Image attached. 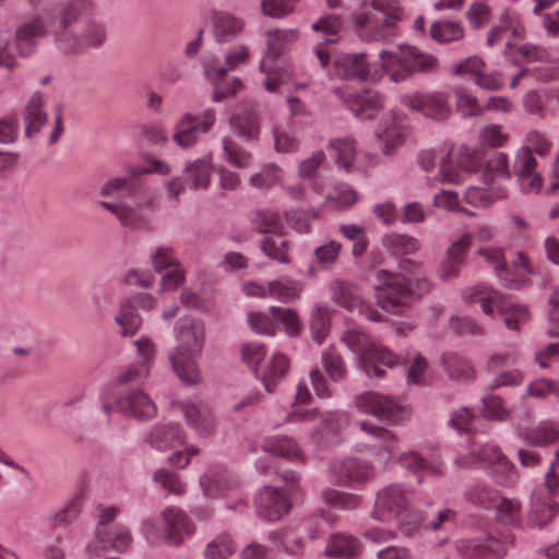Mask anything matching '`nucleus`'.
Here are the masks:
<instances>
[{
  "instance_id": "nucleus-1",
  "label": "nucleus",
  "mask_w": 559,
  "mask_h": 559,
  "mask_svg": "<svg viewBox=\"0 0 559 559\" xmlns=\"http://www.w3.org/2000/svg\"><path fill=\"white\" fill-rule=\"evenodd\" d=\"M94 14V0H66L46 8L40 15L16 27L14 46L21 56L27 57L35 51L39 38L51 34L57 50L64 56L97 49L105 44L107 31Z\"/></svg>"
},
{
  "instance_id": "nucleus-2",
  "label": "nucleus",
  "mask_w": 559,
  "mask_h": 559,
  "mask_svg": "<svg viewBox=\"0 0 559 559\" xmlns=\"http://www.w3.org/2000/svg\"><path fill=\"white\" fill-rule=\"evenodd\" d=\"M414 492L403 484H391L376 496L371 518L381 523H394L405 535H411L420 524V516L413 510Z\"/></svg>"
},
{
  "instance_id": "nucleus-3",
  "label": "nucleus",
  "mask_w": 559,
  "mask_h": 559,
  "mask_svg": "<svg viewBox=\"0 0 559 559\" xmlns=\"http://www.w3.org/2000/svg\"><path fill=\"white\" fill-rule=\"evenodd\" d=\"M402 12L399 0H371L355 14L354 24L364 40H388L394 36Z\"/></svg>"
},
{
  "instance_id": "nucleus-4",
  "label": "nucleus",
  "mask_w": 559,
  "mask_h": 559,
  "mask_svg": "<svg viewBox=\"0 0 559 559\" xmlns=\"http://www.w3.org/2000/svg\"><path fill=\"white\" fill-rule=\"evenodd\" d=\"M379 284L376 286L378 305L390 312L396 313L429 290L427 278L407 280L402 274H392L381 270L378 272Z\"/></svg>"
},
{
  "instance_id": "nucleus-5",
  "label": "nucleus",
  "mask_w": 559,
  "mask_h": 559,
  "mask_svg": "<svg viewBox=\"0 0 559 559\" xmlns=\"http://www.w3.org/2000/svg\"><path fill=\"white\" fill-rule=\"evenodd\" d=\"M297 37L295 29H274L267 33V51L260 62V70L265 74L263 86L267 92L277 91L282 84L290 80L292 64L282 50Z\"/></svg>"
},
{
  "instance_id": "nucleus-6",
  "label": "nucleus",
  "mask_w": 559,
  "mask_h": 559,
  "mask_svg": "<svg viewBox=\"0 0 559 559\" xmlns=\"http://www.w3.org/2000/svg\"><path fill=\"white\" fill-rule=\"evenodd\" d=\"M379 59L382 70L394 82L403 81L415 73L433 71L439 64L436 56L408 45L397 46L393 50H382L379 52Z\"/></svg>"
},
{
  "instance_id": "nucleus-7",
  "label": "nucleus",
  "mask_w": 559,
  "mask_h": 559,
  "mask_svg": "<svg viewBox=\"0 0 559 559\" xmlns=\"http://www.w3.org/2000/svg\"><path fill=\"white\" fill-rule=\"evenodd\" d=\"M345 345L358 355L361 369L368 377L382 378L385 367L392 368L400 364L388 348L374 344L370 336L358 329H348L342 337Z\"/></svg>"
},
{
  "instance_id": "nucleus-8",
  "label": "nucleus",
  "mask_w": 559,
  "mask_h": 559,
  "mask_svg": "<svg viewBox=\"0 0 559 559\" xmlns=\"http://www.w3.org/2000/svg\"><path fill=\"white\" fill-rule=\"evenodd\" d=\"M463 299L471 304L478 302L483 312L487 316H492L497 308L509 330L519 331L530 320V313L525 306L508 304L498 290L485 286H474L465 289Z\"/></svg>"
},
{
  "instance_id": "nucleus-9",
  "label": "nucleus",
  "mask_w": 559,
  "mask_h": 559,
  "mask_svg": "<svg viewBox=\"0 0 559 559\" xmlns=\"http://www.w3.org/2000/svg\"><path fill=\"white\" fill-rule=\"evenodd\" d=\"M248 59L249 50L246 46H239L230 50L223 66H219L214 57L203 59L204 75L214 85L213 102H221L228 96H234L241 88L242 84L238 79L235 78L227 84H223V79L228 72L236 70L238 66L246 63Z\"/></svg>"
},
{
  "instance_id": "nucleus-10",
  "label": "nucleus",
  "mask_w": 559,
  "mask_h": 559,
  "mask_svg": "<svg viewBox=\"0 0 559 559\" xmlns=\"http://www.w3.org/2000/svg\"><path fill=\"white\" fill-rule=\"evenodd\" d=\"M162 521L165 524L163 530L157 519L147 520L144 523L143 532L148 542L155 543L164 537L167 544L179 546L186 536H190L194 532L191 520L179 509H165L162 512Z\"/></svg>"
},
{
  "instance_id": "nucleus-11",
  "label": "nucleus",
  "mask_w": 559,
  "mask_h": 559,
  "mask_svg": "<svg viewBox=\"0 0 559 559\" xmlns=\"http://www.w3.org/2000/svg\"><path fill=\"white\" fill-rule=\"evenodd\" d=\"M477 253L492 265L499 283L507 288H520L525 281V276L534 272L528 258L523 252H518L512 262V269L506 264L501 248L484 247L478 249Z\"/></svg>"
},
{
  "instance_id": "nucleus-12",
  "label": "nucleus",
  "mask_w": 559,
  "mask_h": 559,
  "mask_svg": "<svg viewBox=\"0 0 559 559\" xmlns=\"http://www.w3.org/2000/svg\"><path fill=\"white\" fill-rule=\"evenodd\" d=\"M103 411L109 416L116 411L123 416L135 418L140 421L153 419L157 415V406L142 389L119 390L112 402L106 401Z\"/></svg>"
},
{
  "instance_id": "nucleus-13",
  "label": "nucleus",
  "mask_w": 559,
  "mask_h": 559,
  "mask_svg": "<svg viewBox=\"0 0 559 559\" xmlns=\"http://www.w3.org/2000/svg\"><path fill=\"white\" fill-rule=\"evenodd\" d=\"M476 462L490 467L496 481L502 486H509L516 480L514 466L493 443L481 444L477 452H472L471 457L460 456L455 461L459 467H468Z\"/></svg>"
},
{
  "instance_id": "nucleus-14",
  "label": "nucleus",
  "mask_w": 559,
  "mask_h": 559,
  "mask_svg": "<svg viewBox=\"0 0 559 559\" xmlns=\"http://www.w3.org/2000/svg\"><path fill=\"white\" fill-rule=\"evenodd\" d=\"M97 204L110 212L123 228L132 231L151 230L152 222L144 210L155 211L158 206V200L156 197H150L143 203L136 204L121 200L117 202L98 201Z\"/></svg>"
},
{
  "instance_id": "nucleus-15",
  "label": "nucleus",
  "mask_w": 559,
  "mask_h": 559,
  "mask_svg": "<svg viewBox=\"0 0 559 559\" xmlns=\"http://www.w3.org/2000/svg\"><path fill=\"white\" fill-rule=\"evenodd\" d=\"M359 412L372 415L390 424H400L408 417V412L390 395L365 392L356 397Z\"/></svg>"
},
{
  "instance_id": "nucleus-16",
  "label": "nucleus",
  "mask_w": 559,
  "mask_h": 559,
  "mask_svg": "<svg viewBox=\"0 0 559 559\" xmlns=\"http://www.w3.org/2000/svg\"><path fill=\"white\" fill-rule=\"evenodd\" d=\"M344 415L336 412L319 413L317 409L295 408L287 417L286 421L313 423L311 427V438L314 441H328L334 437L341 427Z\"/></svg>"
},
{
  "instance_id": "nucleus-17",
  "label": "nucleus",
  "mask_w": 559,
  "mask_h": 559,
  "mask_svg": "<svg viewBox=\"0 0 559 559\" xmlns=\"http://www.w3.org/2000/svg\"><path fill=\"white\" fill-rule=\"evenodd\" d=\"M242 292L251 297L273 298L283 304H292L300 298L302 284L290 277H281L267 283H245Z\"/></svg>"
},
{
  "instance_id": "nucleus-18",
  "label": "nucleus",
  "mask_w": 559,
  "mask_h": 559,
  "mask_svg": "<svg viewBox=\"0 0 559 559\" xmlns=\"http://www.w3.org/2000/svg\"><path fill=\"white\" fill-rule=\"evenodd\" d=\"M215 121L216 112L212 108L205 109L200 115L186 112L176 123L173 139L178 146L189 148L197 143L201 133L212 129Z\"/></svg>"
},
{
  "instance_id": "nucleus-19",
  "label": "nucleus",
  "mask_w": 559,
  "mask_h": 559,
  "mask_svg": "<svg viewBox=\"0 0 559 559\" xmlns=\"http://www.w3.org/2000/svg\"><path fill=\"white\" fill-rule=\"evenodd\" d=\"M408 130V119L402 114L389 111L379 121L374 135L384 155H392L405 142Z\"/></svg>"
},
{
  "instance_id": "nucleus-20",
  "label": "nucleus",
  "mask_w": 559,
  "mask_h": 559,
  "mask_svg": "<svg viewBox=\"0 0 559 559\" xmlns=\"http://www.w3.org/2000/svg\"><path fill=\"white\" fill-rule=\"evenodd\" d=\"M330 289L333 301L338 306L350 312L356 311L370 321L382 320V314L365 302L359 289L354 284L336 280L331 283Z\"/></svg>"
},
{
  "instance_id": "nucleus-21",
  "label": "nucleus",
  "mask_w": 559,
  "mask_h": 559,
  "mask_svg": "<svg viewBox=\"0 0 559 559\" xmlns=\"http://www.w3.org/2000/svg\"><path fill=\"white\" fill-rule=\"evenodd\" d=\"M132 542V536L128 527L116 525L107 532L95 530L94 538L85 547V554L90 559L98 558L108 550L123 552Z\"/></svg>"
},
{
  "instance_id": "nucleus-22",
  "label": "nucleus",
  "mask_w": 559,
  "mask_h": 559,
  "mask_svg": "<svg viewBox=\"0 0 559 559\" xmlns=\"http://www.w3.org/2000/svg\"><path fill=\"white\" fill-rule=\"evenodd\" d=\"M402 104L408 109L420 112L425 117L435 120H444L451 112L448 98L443 93H416L405 95L402 98Z\"/></svg>"
},
{
  "instance_id": "nucleus-23",
  "label": "nucleus",
  "mask_w": 559,
  "mask_h": 559,
  "mask_svg": "<svg viewBox=\"0 0 559 559\" xmlns=\"http://www.w3.org/2000/svg\"><path fill=\"white\" fill-rule=\"evenodd\" d=\"M518 52L527 63H539L532 69V73L537 80L549 82L559 79V59L552 57L546 48L533 44H524L518 48Z\"/></svg>"
},
{
  "instance_id": "nucleus-24",
  "label": "nucleus",
  "mask_w": 559,
  "mask_h": 559,
  "mask_svg": "<svg viewBox=\"0 0 559 559\" xmlns=\"http://www.w3.org/2000/svg\"><path fill=\"white\" fill-rule=\"evenodd\" d=\"M340 96L347 108L359 119H372L383 107V97L376 91L365 90L350 94L346 90L337 88Z\"/></svg>"
},
{
  "instance_id": "nucleus-25",
  "label": "nucleus",
  "mask_w": 559,
  "mask_h": 559,
  "mask_svg": "<svg viewBox=\"0 0 559 559\" xmlns=\"http://www.w3.org/2000/svg\"><path fill=\"white\" fill-rule=\"evenodd\" d=\"M513 544V537L507 535L503 540L488 537L480 539H462L456 543V549L463 559H481L492 556L495 558L503 557L508 547Z\"/></svg>"
},
{
  "instance_id": "nucleus-26",
  "label": "nucleus",
  "mask_w": 559,
  "mask_h": 559,
  "mask_svg": "<svg viewBox=\"0 0 559 559\" xmlns=\"http://www.w3.org/2000/svg\"><path fill=\"white\" fill-rule=\"evenodd\" d=\"M331 481L338 486L364 484L373 477V468L367 462L346 459L334 463L331 468Z\"/></svg>"
},
{
  "instance_id": "nucleus-27",
  "label": "nucleus",
  "mask_w": 559,
  "mask_h": 559,
  "mask_svg": "<svg viewBox=\"0 0 559 559\" xmlns=\"http://www.w3.org/2000/svg\"><path fill=\"white\" fill-rule=\"evenodd\" d=\"M537 160L530 146H521L514 155V173L525 193H538L542 188V177L536 171Z\"/></svg>"
},
{
  "instance_id": "nucleus-28",
  "label": "nucleus",
  "mask_w": 559,
  "mask_h": 559,
  "mask_svg": "<svg viewBox=\"0 0 559 559\" xmlns=\"http://www.w3.org/2000/svg\"><path fill=\"white\" fill-rule=\"evenodd\" d=\"M336 75L343 79L376 80L379 78L377 69L372 70L367 62L365 53H338L334 58Z\"/></svg>"
},
{
  "instance_id": "nucleus-29",
  "label": "nucleus",
  "mask_w": 559,
  "mask_h": 559,
  "mask_svg": "<svg viewBox=\"0 0 559 559\" xmlns=\"http://www.w3.org/2000/svg\"><path fill=\"white\" fill-rule=\"evenodd\" d=\"M200 355L185 347H174L168 354L173 371L186 384H198L201 381L198 365Z\"/></svg>"
},
{
  "instance_id": "nucleus-30",
  "label": "nucleus",
  "mask_w": 559,
  "mask_h": 559,
  "mask_svg": "<svg viewBox=\"0 0 559 559\" xmlns=\"http://www.w3.org/2000/svg\"><path fill=\"white\" fill-rule=\"evenodd\" d=\"M133 344L136 348L140 364L129 368L120 376L119 381L121 385L143 382L147 378L150 373V366L155 359L156 347L150 337H141L134 341Z\"/></svg>"
},
{
  "instance_id": "nucleus-31",
  "label": "nucleus",
  "mask_w": 559,
  "mask_h": 559,
  "mask_svg": "<svg viewBox=\"0 0 559 559\" xmlns=\"http://www.w3.org/2000/svg\"><path fill=\"white\" fill-rule=\"evenodd\" d=\"M255 509L261 518L275 521L288 513L290 501L278 489L265 487L255 497Z\"/></svg>"
},
{
  "instance_id": "nucleus-32",
  "label": "nucleus",
  "mask_w": 559,
  "mask_h": 559,
  "mask_svg": "<svg viewBox=\"0 0 559 559\" xmlns=\"http://www.w3.org/2000/svg\"><path fill=\"white\" fill-rule=\"evenodd\" d=\"M187 425L199 436H210L215 429V420L212 411L203 403L183 401L178 404Z\"/></svg>"
},
{
  "instance_id": "nucleus-33",
  "label": "nucleus",
  "mask_w": 559,
  "mask_h": 559,
  "mask_svg": "<svg viewBox=\"0 0 559 559\" xmlns=\"http://www.w3.org/2000/svg\"><path fill=\"white\" fill-rule=\"evenodd\" d=\"M360 428L373 438V443L370 445L373 454L381 462L391 461L400 448L396 435L386 428L378 427L367 421H361Z\"/></svg>"
},
{
  "instance_id": "nucleus-34",
  "label": "nucleus",
  "mask_w": 559,
  "mask_h": 559,
  "mask_svg": "<svg viewBox=\"0 0 559 559\" xmlns=\"http://www.w3.org/2000/svg\"><path fill=\"white\" fill-rule=\"evenodd\" d=\"M204 495L209 498L225 497L238 489V481L226 469L209 468L200 478Z\"/></svg>"
},
{
  "instance_id": "nucleus-35",
  "label": "nucleus",
  "mask_w": 559,
  "mask_h": 559,
  "mask_svg": "<svg viewBox=\"0 0 559 559\" xmlns=\"http://www.w3.org/2000/svg\"><path fill=\"white\" fill-rule=\"evenodd\" d=\"M472 243L471 235L464 234L447 250L445 258L441 262L439 275L443 281H449L459 275L465 263V254Z\"/></svg>"
},
{
  "instance_id": "nucleus-36",
  "label": "nucleus",
  "mask_w": 559,
  "mask_h": 559,
  "mask_svg": "<svg viewBox=\"0 0 559 559\" xmlns=\"http://www.w3.org/2000/svg\"><path fill=\"white\" fill-rule=\"evenodd\" d=\"M176 347H185L202 353L204 344V326L191 318H180L175 325Z\"/></svg>"
},
{
  "instance_id": "nucleus-37",
  "label": "nucleus",
  "mask_w": 559,
  "mask_h": 559,
  "mask_svg": "<svg viewBox=\"0 0 559 559\" xmlns=\"http://www.w3.org/2000/svg\"><path fill=\"white\" fill-rule=\"evenodd\" d=\"M45 96L40 92L33 93L28 98L23 111L25 135L27 138L37 135L41 128L46 126L48 114L45 110Z\"/></svg>"
},
{
  "instance_id": "nucleus-38",
  "label": "nucleus",
  "mask_w": 559,
  "mask_h": 559,
  "mask_svg": "<svg viewBox=\"0 0 559 559\" xmlns=\"http://www.w3.org/2000/svg\"><path fill=\"white\" fill-rule=\"evenodd\" d=\"M185 440V432L178 424H165L155 426L150 435V444L158 450L166 451L180 445Z\"/></svg>"
},
{
  "instance_id": "nucleus-39",
  "label": "nucleus",
  "mask_w": 559,
  "mask_h": 559,
  "mask_svg": "<svg viewBox=\"0 0 559 559\" xmlns=\"http://www.w3.org/2000/svg\"><path fill=\"white\" fill-rule=\"evenodd\" d=\"M519 436L530 447H545L559 441V423L543 421L535 427L522 429Z\"/></svg>"
},
{
  "instance_id": "nucleus-40",
  "label": "nucleus",
  "mask_w": 559,
  "mask_h": 559,
  "mask_svg": "<svg viewBox=\"0 0 559 559\" xmlns=\"http://www.w3.org/2000/svg\"><path fill=\"white\" fill-rule=\"evenodd\" d=\"M212 156L205 155L189 163L183 170L185 181L191 189H206L211 182Z\"/></svg>"
},
{
  "instance_id": "nucleus-41",
  "label": "nucleus",
  "mask_w": 559,
  "mask_h": 559,
  "mask_svg": "<svg viewBox=\"0 0 559 559\" xmlns=\"http://www.w3.org/2000/svg\"><path fill=\"white\" fill-rule=\"evenodd\" d=\"M264 452L292 461H302L304 453L296 441L287 436H274L266 438L262 444Z\"/></svg>"
},
{
  "instance_id": "nucleus-42",
  "label": "nucleus",
  "mask_w": 559,
  "mask_h": 559,
  "mask_svg": "<svg viewBox=\"0 0 559 559\" xmlns=\"http://www.w3.org/2000/svg\"><path fill=\"white\" fill-rule=\"evenodd\" d=\"M506 33H511L513 38L524 37V27L515 12L508 11L501 15L499 24L491 27L488 34L487 45L495 46Z\"/></svg>"
},
{
  "instance_id": "nucleus-43",
  "label": "nucleus",
  "mask_w": 559,
  "mask_h": 559,
  "mask_svg": "<svg viewBox=\"0 0 559 559\" xmlns=\"http://www.w3.org/2000/svg\"><path fill=\"white\" fill-rule=\"evenodd\" d=\"M325 159L326 156L323 151H316L298 164V176L302 180L307 179L310 181L311 190L316 194H321L323 192V180L316 177V173L323 166Z\"/></svg>"
},
{
  "instance_id": "nucleus-44",
  "label": "nucleus",
  "mask_w": 559,
  "mask_h": 559,
  "mask_svg": "<svg viewBox=\"0 0 559 559\" xmlns=\"http://www.w3.org/2000/svg\"><path fill=\"white\" fill-rule=\"evenodd\" d=\"M213 34L217 41L227 43L242 31V22L228 12H215L212 17Z\"/></svg>"
},
{
  "instance_id": "nucleus-45",
  "label": "nucleus",
  "mask_w": 559,
  "mask_h": 559,
  "mask_svg": "<svg viewBox=\"0 0 559 559\" xmlns=\"http://www.w3.org/2000/svg\"><path fill=\"white\" fill-rule=\"evenodd\" d=\"M559 512V504L549 497H540L535 493L532 499V508L528 522L533 526L542 527L548 524Z\"/></svg>"
},
{
  "instance_id": "nucleus-46",
  "label": "nucleus",
  "mask_w": 559,
  "mask_h": 559,
  "mask_svg": "<svg viewBox=\"0 0 559 559\" xmlns=\"http://www.w3.org/2000/svg\"><path fill=\"white\" fill-rule=\"evenodd\" d=\"M361 552V546L357 538L348 535H333L325 549V555L330 558L352 559Z\"/></svg>"
},
{
  "instance_id": "nucleus-47",
  "label": "nucleus",
  "mask_w": 559,
  "mask_h": 559,
  "mask_svg": "<svg viewBox=\"0 0 559 559\" xmlns=\"http://www.w3.org/2000/svg\"><path fill=\"white\" fill-rule=\"evenodd\" d=\"M115 321L121 328L122 336H133L142 324V318L130 299H124L119 304Z\"/></svg>"
},
{
  "instance_id": "nucleus-48",
  "label": "nucleus",
  "mask_w": 559,
  "mask_h": 559,
  "mask_svg": "<svg viewBox=\"0 0 559 559\" xmlns=\"http://www.w3.org/2000/svg\"><path fill=\"white\" fill-rule=\"evenodd\" d=\"M332 310L325 304H317L310 313L312 340L321 345L330 333Z\"/></svg>"
},
{
  "instance_id": "nucleus-49",
  "label": "nucleus",
  "mask_w": 559,
  "mask_h": 559,
  "mask_svg": "<svg viewBox=\"0 0 559 559\" xmlns=\"http://www.w3.org/2000/svg\"><path fill=\"white\" fill-rule=\"evenodd\" d=\"M229 124L239 136H243L247 140H257L259 138L260 124L258 116L251 109L233 115Z\"/></svg>"
},
{
  "instance_id": "nucleus-50",
  "label": "nucleus",
  "mask_w": 559,
  "mask_h": 559,
  "mask_svg": "<svg viewBox=\"0 0 559 559\" xmlns=\"http://www.w3.org/2000/svg\"><path fill=\"white\" fill-rule=\"evenodd\" d=\"M330 152L335 157L336 165L340 169L350 171L354 166L356 150L354 140L349 138H337L329 142Z\"/></svg>"
},
{
  "instance_id": "nucleus-51",
  "label": "nucleus",
  "mask_w": 559,
  "mask_h": 559,
  "mask_svg": "<svg viewBox=\"0 0 559 559\" xmlns=\"http://www.w3.org/2000/svg\"><path fill=\"white\" fill-rule=\"evenodd\" d=\"M288 360L282 354H275L269 361L266 369L262 372L261 379L267 392H273L278 382L285 377L288 370Z\"/></svg>"
},
{
  "instance_id": "nucleus-52",
  "label": "nucleus",
  "mask_w": 559,
  "mask_h": 559,
  "mask_svg": "<svg viewBox=\"0 0 559 559\" xmlns=\"http://www.w3.org/2000/svg\"><path fill=\"white\" fill-rule=\"evenodd\" d=\"M396 462L415 474L437 476L442 473L441 465H436L427 462L425 459L420 456L419 453L415 451H407L401 453L397 456Z\"/></svg>"
},
{
  "instance_id": "nucleus-53",
  "label": "nucleus",
  "mask_w": 559,
  "mask_h": 559,
  "mask_svg": "<svg viewBox=\"0 0 559 559\" xmlns=\"http://www.w3.org/2000/svg\"><path fill=\"white\" fill-rule=\"evenodd\" d=\"M441 365L449 378L453 380H469L474 377V370L469 362L455 353L443 354Z\"/></svg>"
},
{
  "instance_id": "nucleus-54",
  "label": "nucleus",
  "mask_w": 559,
  "mask_h": 559,
  "mask_svg": "<svg viewBox=\"0 0 559 559\" xmlns=\"http://www.w3.org/2000/svg\"><path fill=\"white\" fill-rule=\"evenodd\" d=\"M430 37L439 44H448L464 37V28L460 22L437 21L431 24Z\"/></svg>"
},
{
  "instance_id": "nucleus-55",
  "label": "nucleus",
  "mask_w": 559,
  "mask_h": 559,
  "mask_svg": "<svg viewBox=\"0 0 559 559\" xmlns=\"http://www.w3.org/2000/svg\"><path fill=\"white\" fill-rule=\"evenodd\" d=\"M463 178V171L459 168L456 159H453L452 152H449L440 160L438 175L429 181V185L435 186L437 182L460 185Z\"/></svg>"
},
{
  "instance_id": "nucleus-56",
  "label": "nucleus",
  "mask_w": 559,
  "mask_h": 559,
  "mask_svg": "<svg viewBox=\"0 0 559 559\" xmlns=\"http://www.w3.org/2000/svg\"><path fill=\"white\" fill-rule=\"evenodd\" d=\"M224 158L234 167L243 169L251 166L253 156L229 138L222 140Z\"/></svg>"
},
{
  "instance_id": "nucleus-57",
  "label": "nucleus",
  "mask_w": 559,
  "mask_h": 559,
  "mask_svg": "<svg viewBox=\"0 0 559 559\" xmlns=\"http://www.w3.org/2000/svg\"><path fill=\"white\" fill-rule=\"evenodd\" d=\"M261 249L265 255L280 263L287 264L290 262L288 257L289 243L282 234L265 237L261 243Z\"/></svg>"
},
{
  "instance_id": "nucleus-58",
  "label": "nucleus",
  "mask_w": 559,
  "mask_h": 559,
  "mask_svg": "<svg viewBox=\"0 0 559 559\" xmlns=\"http://www.w3.org/2000/svg\"><path fill=\"white\" fill-rule=\"evenodd\" d=\"M383 246L394 254H411L419 250L417 238L405 234H390L383 238Z\"/></svg>"
},
{
  "instance_id": "nucleus-59",
  "label": "nucleus",
  "mask_w": 559,
  "mask_h": 559,
  "mask_svg": "<svg viewBox=\"0 0 559 559\" xmlns=\"http://www.w3.org/2000/svg\"><path fill=\"white\" fill-rule=\"evenodd\" d=\"M84 503V495L82 491L75 493L69 502L58 512L51 516V524L53 526H66L76 520L81 513Z\"/></svg>"
},
{
  "instance_id": "nucleus-60",
  "label": "nucleus",
  "mask_w": 559,
  "mask_h": 559,
  "mask_svg": "<svg viewBox=\"0 0 559 559\" xmlns=\"http://www.w3.org/2000/svg\"><path fill=\"white\" fill-rule=\"evenodd\" d=\"M135 171L127 177H112L103 185L99 190V194L104 198H110L119 194L131 195L135 192Z\"/></svg>"
},
{
  "instance_id": "nucleus-61",
  "label": "nucleus",
  "mask_w": 559,
  "mask_h": 559,
  "mask_svg": "<svg viewBox=\"0 0 559 559\" xmlns=\"http://www.w3.org/2000/svg\"><path fill=\"white\" fill-rule=\"evenodd\" d=\"M283 179V170L274 163L266 164L258 173L250 176L249 182L258 189H270Z\"/></svg>"
},
{
  "instance_id": "nucleus-62",
  "label": "nucleus",
  "mask_w": 559,
  "mask_h": 559,
  "mask_svg": "<svg viewBox=\"0 0 559 559\" xmlns=\"http://www.w3.org/2000/svg\"><path fill=\"white\" fill-rule=\"evenodd\" d=\"M251 223L261 233L282 234L284 228L280 215L273 211H257L251 216Z\"/></svg>"
},
{
  "instance_id": "nucleus-63",
  "label": "nucleus",
  "mask_w": 559,
  "mask_h": 559,
  "mask_svg": "<svg viewBox=\"0 0 559 559\" xmlns=\"http://www.w3.org/2000/svg\"><path fill=\"white\" fill-rule=\"evenodd\" d=\"M456 164L463 173H476L484 160L483 153L475 147L462 145L454 154Z\"/></svg>"
},
{
  "instance_id": "nucleus-64",
  "label": "nucleus",
  "mask_w": 559,
  "mask_h": 559,
  "mask_svg": "<svg viewBox=\"0 0 559 559\" xmlns=\"http://www.w3.org/2000/svg\"><path fill=\"white\" fill-rule=\"evenodd\" d=\"M342 245L336 240H328L313 250L314 262L321 269L332 267L341 253Z\"/></svg>"
}]
</instances>
